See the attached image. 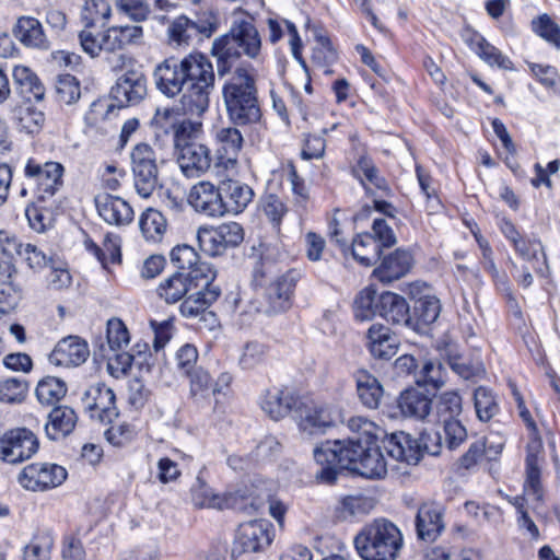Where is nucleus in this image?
I'll return each instance as SVG.
<instances>
[{"label":"nucleus","mask_w":560,"mask_h":560,"mask_svg":"<svg viewBox=\"0 0 560 560\" xmlns=\"http://www.w3.org/2000/svg\"><path fill=\"white\" fill-rule=\"evenodd\" d=\"M520 416L526 423L529 431V441L526 446L525 458V482L524 493L532 497L535 501L542 499V486L540 482L541 464L544 462V445L535 421L532 419L529 410L525 407L524 400L518 393H514Z\"/></svg>","instance_id":"obj_6"},{"label":"nucleus","mask_w":560,"mask_h":560,"mask_svg":"<svg viewBox=\"0 0 560 560\" xmlns=\"http://www.w3.org/2000/svg\"><path fill=\"white\" fill-rule=\"evenodd\" d=\"M441 423L443 424V436L436 433V438L440 443L443 440L448 450H456L467 440V430L458 419Z\"/></svg>","instance_id":"obj_55"},{"label":"nucleus","mask_w":560,"mask_h":560,"mask_svg":"<svg viewBox=\"0 0 560 560\" xmlns=\"http://www.w3.org/2000/svg\"><path fill=\"white\" fill-rule=\"evenodd\" d=\"M2 272L7 273V278L11 280L13 273L16 272L11 264L0 266ZM22 298L21 289L13 284L12 281L3 282L0 285V313L7 314L13 311Z\"/></svg>","instance_id":"obj_47"},{"label":"nucleus","mask_w":560,"mask_h":560,"mask_svg":"<svg viewBox=\"0 0 560 560\" xmlns=\"http://www.w3.org/2000/svg\"><path fill=\"white\" fill-rule=\"evenodd\" d=\"M63 166L59 162H38L30 159L25 165V183L21 195L25 196L27 189H31L36 198L45 201L52 197L62 186Z\"/></svg>","instance_id":"obj_7"},{"label":"nucleus","mask_w":560,"mask_h":560,"mask_svg":"<svg viewBox=\"0 0 560 560\" xmlns=\"http://www.w3.org/2000/svg\"><path fill=\"white\" fill-rule=\"evenodd\" d=\"M221 195L224 214H240L253 201L255 196L253 188L237 179H224L221 182Z\"/></svg>","instance_id":"obj_27"},{"label":"nucleus","mask_w":560,"mask_h":560,"mask_svg":"<svg viewBox=\"0 0 560 560\" xmlns=\"http://www.w3.org/2000/svg\"><path fill=\"white\" fill-rule=\"evenodd\" d=\"M54 540L49 534L35 536L24 549V560H50Z\"/></svg>","instance_id":"obj_57"},{"label":"nucleus","mask_w":560,"mask_h":560,"mask_svg":"<svg viewBox=\"0 0 560 560\" xmlns=\"http://www.w3.org/2000/svg\"><path fill=\"white\" fill-rule=\"evenodd\" d=\"M90 355L88 342L79 336H68L58 341L49 354V362L56 366H79Z\"/></svg>","instance_id":"obj_22"},{"label":"nucleus","mask_w":560,"mask_h":560,"mask_svg":"<svg viewBox=\"0 0 560 560\" xmlns=\"http://www.w3.org/2000/svg\"><path fill=\"white\" fill-rule=\"evenodd\" d=\"M191 133L177 141L174 147L177 151V163L186 177L195 178L207 173L212 164L210 149L200 142L190 139Z\"/></svg>","instance_id":"obj_13"},{"label":"nucleus","mask_w":560,"mask_h":560,"mask_svg":"<svg viewBox=\"0 0 560 560\" xmlns=\"http://www.w3.org/2000/svg\"><path fill=\"white\" fill-rule=\"evenodd\" d=\"M192 502L198 508L233 509L248 514L258 511L260 508V502L256 498L247 495L245 491L237 490L221 495L213 493L206 486H198L192 489Z\"/></svg>","instance_id":"obj_11"},{"label":"nucleus","mask_w":560,"mask_h":560,"mask_svg":"<svg viewBox=\"0 0 560 560\" xmlns=\"http://www.w3.org/2000/svg\"><path fill=\"white\" fill-rule=\"evenodd\" d=\"M300 278V271L291 269L271 281L265 289L264 312L276 315L288 311L292 305L293 291Z\"/></svg>","instance_id":"obj_16"},{"label":"nucleus","mask_w":560,"mask_h":560,"mask_svg":"<svg viewBox=\"0 0 560 560\" xmlns=\"http://www.w3.org/2000/svg\"><path fill=\"white\" fill-rule=\"evenodd\" d=\"M365 338L369 352L378 360H390L400 345L397 335L383 324L371 325Z\"/></svg>","instance_id":"obj_24"},{"label":"nucleus","mask_w":560,"mask_h":560,"mask_svg":"<svg viewBox=\"0 0 560 560\" xmlns=\"http://www.w3.org/2000/svg\"><path fill=\"white\" fill-rule=\"evenodd\" d=\"M81 96L79 81L70 74L60 75L56 82V97L59 103L71 105Z\"/></svg>","instance_id":"obj_56"},{"label":"nucleus","mask_w":560,"mask_h":560,"mask_svg":"<svg viewBox=\"0 0 560 560\" xmlns=\"http://www.w3.org/2000/svg\"><path fill=\"white\" fill-rule=\"evenodd\" d=\"M348 252L359 264L369 267L380 259L382 249L371 233H363L352 241Z\"/></svg>","instance_id":"obj_40"},{"label":"nucleus","mask_w":560,"mask_h":560,"mask_svg":"<svg viewBox=\"0 0 560 560\" xmlns=\"http://www.w3.org/2000/svg\"><path fill=\"white\" fill-rule=\"evenodd\" d=\"M67 390V385L61 378L47 376L38 382L35 394L40 404L50 406L59 402Z\"/></svg>","instance_id":"obj_46"},{"label":"nucleus","mask_w":560,"mask_h":560,"mask_svg":"<svg viewBox=\"0 0 560 560\" xmlns=\"http://www.w3.org/2000/svg\"><path fill=\"white\" fill-rule=\"evenodd\" d=\"M110 94L118 107L139 104L147 95L145 75L139 70H127L118 77Z\"/></svg>","instance_id":"obj_19"},{"label":"nucleus","mask_w":560,"mask_h":560,"mask_svg":"<svg viewBox=\"0 0 560 560\" xmlns=\"http://www.w3.org/2000/svg\"><path fill=\"white\" fill-rule=\"evenodd\" d=\"M412 262L413 258L409 250L397 248L382 259L373 275L381 282L388 284L405 277L410 271Z\"/></svg>","instance_id":"obj_28"},{"label":"nucleus","mask_w":560,"mask_h":560,"mask_svg":"<svg viewBox=\"0 0 560 560\" xmlns=\"http://www.w3.org/2000/svg\"><path fill=\"white\" fill-rule=\"evenodd\" d=\"M261 47V36L255 25V19L242 11L234 12L229 32L217 37L211 47L219 75L230 72L243 56L258 60Z\"/></svg>","instance_id":"obj_3"},{"label":"nucleus","mask_w":560,"mask_h":560,"mask_svg":"<svg viewBox=\"0 0 560 560\" xmlns=\"http://www.w3.org/2000/svg\"><path fill=\"white\" fill-rule=\"evenodd\" d=\"M198 350L194 345L186 343L176 352V368L182 375H186L190 371L197 369Z\"/></svg>","instance_id":"obj_63"},{"label":"nucleus","mask_w":560,"mask_h":560,"mask_svg":"<svg viewBox=\"0 0 560 560\" xmlns=\"http://www.w3.org/2000/svg\"><path fill=\"white\" fill-rule=\"evenodd\" d=\"M28 383L21 377H11L0 382V401L8 404L22 402L27 394Z\"/></svg>","instance_id":"obj_53"},{"label":"nucleus","mask_w":560,"mask_h":560,"mask_svg":"<svg viewBox=\"0 0 560 560\" xmlns=\"http://www.w3.org/2000/svg\"><path fill=\"white\" fill-rule=\"evenodd\" d=\"M441 302L435 295H423L416 300L413 305V324L411 329L420 330L433 324L441 313Z\"/></svg>","instance_id":"obj_39"},{"label":"nucleus","mask_w":560,"mask_h":560,"mask_svg":"<svg viewBox=\"0 0 560 560\" xmlns=\"http://www.w3.org/2000/svg\"><path fill=\"white\" fill-rule=\"evenodd\" d=\"M214 279L200 280V287L195 293H188L180 304L179 311L184 317L195 318L201 316L203 320H209L214 325L217 317L214 313L207 310L219 299L221 289L213 284Z\"/></svg>","instance_id":"obj_15"},{"label":"nucleus","mask_w":560,"mask_h":560,"mask_svg":"<svg viewBox=\"0 0 560 560\" xmlns=\"http://www.w3.org/2000/svg\"><path fill=\"white\" fill-rule=\"evenodd\" d=\"M200 248L210 256H221L229 248L237 247L244 240V230L236 222L222 223L215 228H202L197 234Z\"/></svg>","instance_id":"obj_12"},{"label":"nucleus","mask_w":560,"mask_h":560,"mask_svg":"<svg viewBox=\"0 0 560 560\" xmlns=\"http://www.w3.org/2000/svg\"><path fill=\"white\" fill-rule=\"evenodd\" d=\"M110 7L105 0H85L81 18L85 23L86 30L95 25L104 27L110 16Z\"/></svg>","instance_id":"obj_49"},{"label":"nucleus","mask_w":560,"mask_h":560,"mask_svg":"<svg viewBox=\"0 0 560 560\" xmlns=\"http://www.w3.org/2000/svg\"><path fill=\"white\" fill-rule=\"evenodd\" d=\"M13 34L26 47L49 48V40L40 22L33 16L19 18L13 27Z\"/></svg>","instance_id":"obj_33"},{"label":"nucleus","mask_w":560,"mask_h":560,"mask_svg":"<svg viewBox=\"0 0 560 560\" xmlns=\"http://www.w3.org/2000/svg\"><path fill=\"white\" fill-rule=\"evenodd\" d=\"M84 244L85 248L98 259L104 268H107L108 261L112 264L120 261V247L108 235L104 242L105 249L100 248L91 238L85 240Z\"/></svg>","instance_id":"obj_54"},{"label":"nucleus","mask_w":560,"mask_h":560,"mask_svg":"<svg viewBox=\"0 0 560 560\" xmlns=\"http://www.w3.org/2000/svg\"><path fill=\"white\" fill-rule=\"evenodd\" d=\"M515 252L526 261L539 264V254L542 257V262H546V255L542 250V245L538 240H529L522 237L513 245Z\"/></svg>","instance_id":"obj_62"},{"label":"nucleus","mask_w":560,"mask_h":560,"mask_svg":"<svg viewBox=\"0 0 560 560\" xmlns=\"http://www.w3.org/2000/svg\"><path fill=\"white\" fill-rule=\"evenodd\" d=\"M378 295L372 287L362 289L353 302V313L358 320H371L378 316Z\"/></svg>","instance_id":"obj_44"},{"label":"nucleus","mask_w":560,"mask_h":560,"mask_svg":"<svg viewBox=\"0 0 560 560\" xmlns=\"http://www.w3.org/2000/svg\"><path fill=\"white\" fill-rule=\"evenodd\" d=\"M434 409L435 411L431 412V417L435 421L456 420L462 413V397L456 392L442 393L436 397Z\"/></svg>","instance_id":"obj_43"},{"label":"nucleus","mask_w":560,"mask_h":560,"mask_svg":"<svg viewBox=\"0 0 560 560\" xmlns=\"http://www.w3.org/2000/svg\"><path fill=\"white\" fill-rule=\"evenodd\" d=\"M187 200L198 213L212 218L223 217L221 183L218 186L206 180L195 184L189 190Z\"/></svg>","instance_id":"obj_20"},{"label":"nucleus","mask_w":560,"mask_h":560,"mask_svg":"<svg viewBox=\"0 0 560 560\" xmlns=\"http://www.w3.org/2000/svg\"><path fill=\"white\" fill-rule=\"evenodd\" d=\"M153 79L163 95L171 98L180 95L179 106L184 115L200 117L209 108L214 72L203 55L166 58L155 67Z\"/></svg>","instance_id":"obj_2"},{"label":"nucleus","mask_w":560,"mask_h":560,"mask_svg":"<svg viewBox=\"0 0 560 560\" xmlns=\"http://www.w3.org/2000/svg\"><path fill=\"white\" fill-rule=\"evenodd\" d=\"M470 48L489 66H497L500 69H513L512 61L504 56L497 47L486 40L479 33H471L466 39Z\"/></svg>","instance_id":"obj_38"},{"label":"nucleus","mask_w":560,"mask_h":560,"mask_svg":"<svg viewBox=\"0 0 560 560\" xmlns=\"http://www.w3.org/2000/svg\"><path fill=\"white\" fill-rule=\"evenodd\" d=\"M402 544L399 528L384 518L365 525L354 538V547L363 560H396Z\"/></svg>","instance_id":"obj_5"},{"label":"nucleus","mask_w":560,"mask_h":560,"mask_svg":"<svg viewBox=\"0 0 560 560\" xmlns=\"http://www.w3.org/2000/svg\"><path fill=\"white\" fill-rule=\"evenodd\" d=\"M444 508L436 502L422 503L416 515L418 539L425 542L435 541L445 529Z\"/></svg>","instance_id":"obj_21"},{"label":"nucleus","mask_w":560,"mask_h":560,"mask_svg":"<svg viewBox=\"0 0 560 560\" xmlns=\"http://www.w3.org/2000/svg\"><path fill=\"white\" fill-rule=\"evenodd\" d=\"M336 423L332 411L327 406H313L305 410L300 420V429L310 434H323Z\"/></svg>","instance_id":"obj_36"},{"label":"nucleus","mask_w":560,"mask_h":560,"mask_svg":"<svg viewBox=\"0 0 560 560\" xmlns=\"http://www.w3.org/2000/svg\"><path fill=\"white\" fill-rule=\"evenodd\" d=\"M348 428L353 435L347 441H326L314 448V458L322 466L316 479L332 485L341 469L368 479L383 478L387 472V463L376 445L382 429L363 417L350 418Z\"/></svg>","instance_id":"obj_1"},{"label":"nucleus","mask_w":560,"mask_h":560,"mask_svg":"<svg viewBox=\"0 0 560 560\" xmlns=\"http://www.w3.org/2000/svg\"><path fill=\"white\" fill-rule=\"evenodd\" d=\"M77 413L68 406L54 408L48 415L45 432L48 439L57 441L70 434L77 424Z\"/></svg>","instance_id":"obj_34"},{"label":"nucleus","mask_w":560,"mask_h":560,"mask_svg":"<svg viewBox=\"0 0 560 560\" xmlns=\"http://www.w3.org/2000/svg\"><path fill=\"white\" fill-rule=\"evenodd\" d=\"M226 115L232 125L252 126L260 121L262 112L254 75L237 67L222 88Z\"/></svg>","instance_id":"obj_4"},{"label":"nucleus","mask_w":560,"mask_h":560,"mask_svg":"<svg viewBox=\"0 0 560 560\" xmlns=\"http://www.w3.org/2000/svg\"><path fill=\"white\" fill-rule=\"evenodd\" d=\"M270 524L262 520H255L241 524L235 533L231 558L244 553L259 552L271 544Z\"/></svg>","instance_id":"obj_14"},{"label":"nucleus","mask_w":560,"mask_h":560,"mask_svg":"<svg viewBox=\"0 0 560 560\" xmlns=\"http://www.w3.org/2000/svg\"><path fill=\"white\" fill-rule=\"evenodd\" d=\"M39 448L36 434L27 428H14L0 435V460L15 465L30 459Z\"/></svg>","instance_id":"obj_10"},{"label":"nucleus","mask_w":560,"mask_h":560,"mask_svg":"<svg viewBox=\"0 0 560 560\" xmlns=\"http://www.w3.org/2000/svg\"><path fill=\"white\" fill-rule=\"evenodd\" d=\"M67 478V470L56 464L35 463L27 465L19 475V483L32 491H42L60 486Z\"/></svg>","instance_id":"obj_17"},{"label":"nucleus","mask_w":560,"mask_h":560,"mask_svg":"<svg viewBox=\"0 0 560 560\" xmlns=\"http://www.w3.org/2000/svg\"><path fill=\"white\" fill-rule=\"evenodd\" d=\"M238 126H224L215 131L217 153L225 168L235 167L244 145V138Z\"/></svg>","instance_id":"obj_25"},{"label":"nucleus","mask_w":560,"mask_h":560,"mask_svg":"<svg viewBox=\"0 0 560 560\" xmlns=\"http://www.w3.org/2000/svg\"><path fill=\"white\" fill-rule=\"evenodd\" d=\"M131 171L133 186L142 198H149L162 187L160 180V165L164 163L156 159V153L148 143H138L131 151Z\"/></svg>","instance_id":"obj_8"},{"label":"nucleus","mask_w":560,"mask_h":560,"mask_svg":"<svg viewBox=\"0 0 560 560\" xmlns=\"http://www.w3.org/2000/svg\"><path fill=\"white\" fill-rule=\"evenodd\" d=\"M445 369L438 361L428 360L423 363L417 383L432 385L434 388H440L444 385Z\"/></svg>","instance_id":"obj_61"},{"label":"nucleus","mask_w":560,"mask_h":560,"mask_svg":"<svg viewBox=\"0 0 560 560\" xmlns=\"http://www.w3.org/2000/svg\"><path fill=\"white\" fill-rule=\"evenodd\" d=\"M357 393L361 404L369 409H377L384 395L380 381L366 371L355 375Z\"/></svg>","instance_id":"obj_37"},{"label":"nucleus","mask_w":560,"mask_h":560,"mask_svg":"<svg viewBox=\"0 0 560 560\" xmlns=\"http://www.w3.org/2000/svg\"><path fill=\"white\" fill-rule=\"evenodd\" d=\"M13 78L15 83L22 88V93H28L36 101H42L44 98L45 88L31 69L18 66L13 70Z\"/></svg>","instance_id":"obj_51"},{"label":"nucleus","mask_w":560,"mask_h":560,"mask_svg":"<svg viewBox=\"0 0 560 560\" xmlns=\"http://www.w3.org/2000/svg\"><path fill=\"white\" fill-rule=\"evenodd\" d=\"M298 404V397L287 387L268 388L260 399L262 411L273 420L285 418Z\"/></svg>","instance_id":"obj_31"},{"label":"nucleus","mask_w":560,"mask_h":560,"mask_svg":"<svg viewBox=\"0 0 560 560\" xmlns=\"http://www.w3.org/2000/svg\"><path fill=\"white\" fill-rule=\"evenodd\" d=\"M185 376L189 378L190 394L194 397H203L212 385L211 376L201 366L190 371Z\"/></svg>","instance_id":"obj_64"},{"label":"nucleus","mask_w":560,"mask_h":560,"mask_svg":"<svg viewBox=\"0 0 560 560\" xmlns=\"http://www.w3.org/2000/svg\"><path fill=\"white\" fill-rule=\"evenodd\" d=\"M533 30L548 43L560 49V26L547 14L533 21Z\"/></svg>","instance_id":"obj_58"},{"label":"nucleus","mask_w":560,"mask_h":560,"mask_svg":"<svg viewBox=\"0 0 560 560\" xmlns=\"http://www.w3.org/2000/svg\"><path fill=\"white\" fill-rule=\"evenodd\" d=\"M475 409L479 420L487 422L499 412L497 398L491 389L479 386L474 392Z\"/></svg>","instance_id":"obj_50"},{"label":"nucleus","mask_w":560,"mask_h":560,"mask_svg":"<svg viewBox=\"0 0 560 560\" xmlns=\"http://www.w3.org/2000/svg\"><path fill=\"white\" fill-rule=\"evenodd\" d=\"M398 407L405 417L424 420L431 417L432 400L418 389H406L398 398Z\"/></svg>","instance_id":"obj_35"},{"label":"nucleus","mask_w":560,"mask_h":560,"mask_svg":"<svg viewBox=\"0 0 560 560\" xmlns=\"http://www.w3.org/2000/svg\"><path fill=\"white\" fill-rule=\"evenodd\" d=\"M83 402L90 418L101 423H110L118 417L115 394L103 383L92 384L84 393Z\"/></svg>","instance_id":"obj_18"},{"label":"nucleus","mask_w":560,"mask_h":560,"mask_svg":"<svg viewBox=\"0 0 560 560\" xmlns=\"http://www.w3.org/2000/svg\"><path fill=\"white\" fill-rule=\"evenodd\" d=\"M194 21L182 15L176 18L168 26V39L175 46H188L197 37Z\"/></svg>","instance_id":"obj_48"},{"label":"nucleus","mask_w":560,"mask_h":560,"mask_svg":"<svg viewBox=\"0 0 560 560\" xmlns=\"http://www.w3.org/2000/svg\"><path fill=\"white\" fill-rule=\"evenodd\" d=\"M151 126L158 137L172 135L174 144L194 129L192 122L180 120L178 110L172 107L156 108Z\"/></svg>","instance_id":"obj_23"},{"label":"nucleus","mask_w":560,"mask_h":560,"mask_svg":"<svg viewBox=\"0 0 560 560\" xmlns=\"http://www.w3.org/2000/svg\"><path fill=\"white\" fill-rule=\"evenodd\" d=\"M501 447L492 448L491 446H487L485 440L480 439L472 442L467 452L459 457L457 462V469L464 471L474 470L477 465L482 460L485 456L488 459H493L498 454H500Z\"/></svg>","instance_id":"obj_41"},{"label":"nucleus","mask_w":560,"mask_h":560,"mask_svg":"<svg viewBox=\"0 0 560 560\" xmlns=\"http://www.w3.org/2000/svg\"><path fill=\"white\" fill-rule=\"evenodd\" d=\"M139 225L147 241L160 242L166 231L167 222L160 211L149 208L141 214Z\"/></svg>","instance_id":"obj_45"},{"label":"nucleus","mask_w":560,"mask_h":560,"mask_svg":"<svg viewBox=\"0 0 560 560\" xmlns=\"http://www.w3.org/2000/svg\"><path fill=\"white\" fill-rule=\"evenodd\" d=\"M382 443L387 455L397 462L416 465L420 460V447L408 433L400 431L385 435Z\"/></svg>","instance_id":"obj_29"},{"label":"nucleus","mask_w":560,"mask_h":560,"mask_svg":"<svg viewBox=\"0 0 560 560\" xmlns=\"http://www.w3.org/2000/svg\"><path fill=\"white\" fill-rule=\"evenodd\" d=\"M171 261L179 269L178 271H192L199 269L206 262H199V255L194 247L183 244L171 250Z\"/></svg>","instance_id":"obj_52"},{"label":"nucleus","mask_w":560,"mask_h":560,"mask_svg":"<svg viewBox=\"0 0 560 560\" xmlns=\"http://www.w3.org/2000/svg\"><path fill=\"white\" fill-rule=\"evenodd\" d=\"M107 342L113 351H118L129 343V332L126 325L119 318L107 322Z\"/></svg>","instance_id":"obj_59"},{"label":"nucleus","mask_w":560,"mask_h":560,"mask_svg":"<svg viewBox=\"0 0 560 560\" xmlns=\"http://www.w3.org/2000/svg\"><path fill=\"white\" fill-rule=\"evenodd\" d=\"M19 126L28 133L38 132L45 122V115L34 106L21 107L18 115Z\"/></svg>","instance_id":"obj_60"},{"label":"nucleus","mask_w":560,"mask_h":560,"mask_svg":"<svg viewBox=\"0 0 560 560\" xmlns=\"http://www.w3.org/2000/svg\"><path fill=\"white\" fill-rule=\"evenodd\" d=\"M352 174L360 180L368 192L370 191L368 183L383 191L388 189L386 179L380 176L377 167L368 156H360L357 164L352 167Z\"/></svg>","instance_id":"obj_42"},{"label":"nucleus","mask_w":560,"mask_h":560,"mask_svg":"<svg viewBox=\"0 0 560 560\" xmlns=\"http://www.w3.org/2000/svg\"><path fill=\"white\" fill-rule=\"evenodd\" d=\"M378 316L392 325H404L410 328L413 318L406 299L394 292H383L378 295Z\"/></svg>","instance_id":"obj_30"},{"label":"nucleus","mask_w":560,"mask_h":560,"mask_svg":"<svg viewBox=\"0 0 560 560\" xmlns=\"http://www.w3.org/2000/svg\"><path fill=\"white\" fill-rule=\"evenodd\" d=\"M205 277L207 281L215 278L209 265H202L192 271H176L159 284L156 293L165 303L175 304L192 290H197Z\"/></svg>","instance_id":"obj_9"},{"label":"nucleus","mask_w":560,"mask_h":560,"mask_svg":"<svg viewBox=\"0 0 560 560\" xmlns=\"http://www.w3.org/2000/svg\"><path fill=\"white\" fill-rule=\"evenodd\" d=\"M95 203L100 217L110 225L124 226L133 220L131 206L118 196L102 194L96 196Z\"/></svg>","instance_id":"obj_26"},{"label":"nucleus","mask_w":560,"mask_h":560,"mask_svg":"<svg viewBox=\"0 0 560 560\" xmlns=\"http://www.w3.org/2000/svg\"><path fill=\"white\" fill-rule=\"evenodd\" d=\"M82 49L91 57H97L102 51L114 54L122 49L117 27L110 26L100 36H95L90 30L79 33Z\"/></svg>","instance_id":"obj_32"}]
</instances>
